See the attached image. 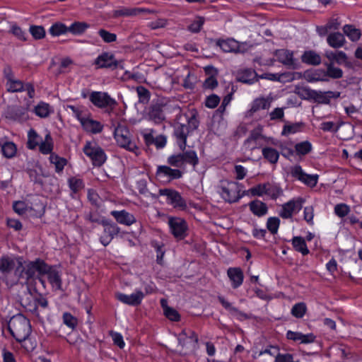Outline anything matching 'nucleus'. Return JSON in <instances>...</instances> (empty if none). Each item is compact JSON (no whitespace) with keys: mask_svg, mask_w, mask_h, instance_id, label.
<instances>
[{"mask_svg":"<svg viewBox=\"0 0 362 362\" xmlns=\"http://www.w3.org/2000/svg\"><path fill=\"white\" fill-rule=\"evenodd\" d=\"M49 161L54 165L55 171L57 173H62L64 166L67 164L66 158L60 157L54 153H52L49 156Z\"/></svg>","mask_w":362,"mask_h":362,"instance_id":"42","label":"nucleus"},{"mask_svg":"<svg viewBox=\"0 0 362 362\" xmlns=\"http://www.w3.org/2000/svg\"><path fill=\"white\" fill-rule=\"evenodd\" d=\"M149 13L151 11L148 9L144 8L119 7L113 11L112 16L115 18L131 17Z\"/></svg>","mask_w":362,"mask_h":362,"instance_id":"19","label":"nucleus"},{"mask_svg":"<svg viewBox=\"0 0 362 362\" xmlns=\"http://www.w3.org/2000/svg\"><path fill=\"white\" fill-rule=\"evenodd\" d=\"M302 62L311 65H318L321 62V57L313 50L305 51L301 57Z\"/></svg>","mask_w":362,"mask_h":362,"instance_id":"34","label":"nucleus"},{"mask_svg":"<svg viewBox=\"0 0 362 362\" xmlns=\"http://www.w3.org/2000/svg\"><path fill=\"white\" fill-rule=\"evenodd\" d=\"M90 100L99 107H112L116 104V101L107 93L102 92H93L90 95Z\"/></svg>","mask_w":362,"mask_h":362,"instance_id":"15","label":"nucleus"},{"mask_svg":"<svg viewBox=\"0 0 362 362\" xmlns=\"http://www.w3.org/2000/svg\"><path fill=\"white\" fill-rule=\"evenodd\" d=\"M204 21L205 20L203 17H195L192 23L188 26V30L192 33L199 32L204 23Z\"/></svg>","mask_w":362,"mask_h":362,"instance_id":"54","label":"nucleus"},{"mask_svg":"<svg viewBox=\"0 0 362 362\" xmlns=\"http://www.w3.org/2000/svg\"><path fill=\"white\" fill-rule=\"evenodd\" d=\"M183 173L180 169L172 168L169 165H158L156 169V176L157 180L164 184H168L173 180L180 179Z\"/></svg>","mask_w":362,"mask_h":362,"instance_id":"7","label":"nucleus"},{"mask_svg":"<svg viewBox=\"0 0 362 362\" xmlns=\"http://www.w3.org/2000/svg\"><path fill=\"white\" fill-rule=\"evenodd\" d=\"M312 149V144L308 141H301L295 145V151L299 156L306 155L309 153Z\"/></svg>","mask_w":362,"mask_h":362,"instance_id":"46","label":"nucleus"},{"mask_svg":"<svg viewBox=\"0 0 362 362\" xmlns=\"http://www.w3.org/2000/svg\"><path fill=\"white\" fill-rule=\"evenodd\" d=\"M47 264L40 259L35 261L30 262L26 265V274L28 277H33L35 272H38L40 275H42L43 272L46 268Z\"/></svg>","mask_w":362,"mask_h":362,"instance_id":"28","label":"nucleus"},{"mask_svg":"<svg viewBox=\"0 0 362 362\" xmlns=\"http://www.w3.org/2000/svg\"><path fill=\"white\" fill-rule=\"evenodd\" d=\"M242 185L235 181L222 180L218 187V193L226 202L235 203L238 202L244 195Z\"/></svg>","mask_w":362,"mask_h":362,"instance_id":"2","label":"nucleus"},{"mask_svg":"<svg viewBox=\"0 0 362 362\" xmlns=\"http://www.w3.org/2000/svg\"><path fill=\"white\" fill-rule=\"evenodd\" d=\"M114 137L117 144L122 148L134 153L136 155L139 154V148L135 142L132 139V135L127 128L123 124H118L114 131Z\"/></svg>","mask_w":362,"mask_h":362,"instance_id":"4","label":"nucleus"},{"mask_svg":"<svg viewBox=\"0 0 362 362\" xmlns=\"http://www.w3.org/2000/svg\"><path fill=\"white\" fill-rule=\"evenodd\" d=\"M83 152L92 160L94 165L100 166L107 159L103 149L95 141H87L83 147Z\"/></svg>","mask_w":362,"mask_h":362,"instance_id":"6","label":"nucleus"},{"mask_svg":"<svg viewBox=\"0 0 362 362\" xmlns=\"http://www.w3.org/2000/svg\"><path fill=\"white\" fill-rule=\"evenodd\" d=\"M304 219L310 225H313L314 209L312 206H305L303 210Z\"/></svg>","mask_w":362,"mask_h":362,"instance_id":"60","label":"nucleus"},{"mask_svg":"<svg viewBox=\"0 0 362 362\" xmlns=\"http://www.w3.org/2000/svg\"><path fill=\"white\" fill-rule=\"evenodd\" d=\"M286 338L298 344H310L316 340V336L312 333L303 334L298 331L288 330L286 332Z\"/></svg>","mask_w":362,"mask_h":362,"instance_id":"14","label":"nucleus"},{"mask_svg":"<svg viewBox=\"0 0 362 362\" xmlns=\"http://www.w3.org/2000/svg\"><path fill=\"white\" fill-rule=\"evenodd\" d=\"M189 133V128L185 124H177L175 128V136L179 148L184 151L186 147V139Z\"/></svg>","mask_w":362,"mask_h":362,"instance_id":"24","label":"nucleus"},{"mask_svg":"<svg viewBox=\"0 0 362 362\" xmlns=\"http://www.w3.org/2000/svg\"><path fill=\"white\" fill-rule=\"evenodd\" d=\"M68 183L71 190L74 192H78L84 187L83 180L78 177H70L68 180Z\"/></svg>","mask_w":362,"mask_h":362,"instance_id":"52","label":"nucleus"},{"mask_svg":"<svg viewBox=\"0 0 362 362\" xmlns=\"http://www.w3.org/2000/svg\"><path fill=\"white\" fill-rule=\"evenodd\" d=\"M305 200L301 197L293 198L281 205L279 215L284 219L292 218L302 209Z\"/></svg>","mask_w":362,"mask_h":362,"instance_id":"8","label":"nucleus"},{"mask_svg":"<svg viewBox=\"0 0 362 362\" xmlns=\"http://www.w3.org/2000/svg\"><path fill=\"white\" fill-rule=\"evenodd\" d=\"M116 296L123 303L129 305H137L141 303L144 295L141 291H137L130 295L119 293H117Z\"/></svg>","mask_w":362,"mask_h":362,"instance_id":"21","label":"nucleus"},{"mask_svg":"<svg viewBox=\"0 0 362 362\" xmlns=\"http://www.w3.org/2000/svg\"><path fill=\"white\" fill-rule=\"evenodd\" d=\"M264 139V136L262 134V129L257 128L250 132V136L245 140L244 145L245 148L250 150H254L262 146V141Z\"/></svg>","mask_w":362,"mask_h":362,"instance_id":"20","label":"nucleus"},{"mask_svg":"<svg viewBox=\"0 0 362 362\" xmlns=\"http://www.w3.org/2000/svg\"><path fill=\"white\" fill-rule=\"evenodd\" d=\"M344 34L352 42H357L361 37V31L353 25H345L343 27Z\"/></svg>","mask_w":362,"mask_h":362,"instance_id":"35","label":"nucleus"},{"mask_svg":"<svg viewBox=\"0 0 362 362\" xmlns=\"http://www.w3.org/2000/svg\"><path fill=\"white\" fill-rule=\"evenodd\" d=\"M110 214L120 224L131 226L136 222L134 216L125 210L112 211Z\"/></svg>","mask_w":362,"mask_h":362,"instance_id":"23","label":"nucleus"},{"mask_svg":"<svg viewBox=\"0 0 362 362\" xmlns=\"http://www.w3.org/2000/svg\"><path fill=\"white\" fill-rule=\"evenodd\" d=\"M280 225V220L277 217H269L267 221V228L272 233L276 234Z\"/></svg>","mask_w":362,"mask_h":362,"instance_id":"53","label":"nucleus"},{"mask_svg":"<svg viewBox=\"0 0 362 362\" xmlns=\"http://www.w3.org/2000/svg\"><path fill=\"white\" fill-rule=\"evenodd\" d=\"M149 119L160 123L165 119V115L159 106H153L148 112Z\"/></svg>","mask_w":362,"mask_h":362,"instance_id":"44","label":"nucleus"},{"mask_svg":"<svg viewBox=\"0 0 362 362\" xmlns=\"http://www.w3.org/2000/svg\"><path fill=\"white\" fill-rule=\"evenodd\" d=\"M98 34L105 43H111L117 40V35L103 28L99 29Z\"/></svg>","mask_w":362,"mask_h":362,"instance_id":"51","label":"nucleus"},{"mask_svg":"<svg viewBox=\"0 0 362 362\" xmlns=\"http://www.w3.org/2000/svg\"><path fill=\"white\" fill-rule=\"evenodd\" d=\"M136 93L139 99V101L143 103H146L150 98L149 91L143 86H139L136 88Z\"/></svg>","mask_w":362,"mask_h":362,"instance_id":"56","label":"nucleus"},{"mask_svg":"<svg viewBox=\"0 0 362 362\" xmlns=\"http://www.w3.org/2000/svg\"><path fill=\"white\" fill-rule=\"evenodd\" d=\"M256 78L257 74L252 69H244L237 74L238 81L245 83H252L256 81Z\"/></svg>","mask_w":362,"mask_h":362,"instance_id":"33","label":"nucleus"},{"mask_svg":"<svg viewBox=\"0 0 362 362\" xmlns=\"http://www.w3.org/2000/svg\"><path fill=\"white\" fill-rule=\"evenodd\" d=\"M290 173L293 177L310 187H315L317 183V175H309L305 173L298 165L291 167Z\"/></svg>","mask_w":362,"mask_h":362,"instance_id":"11","label":"nucleus"},{"mask_svg":"<svg viewBox=\"0 0 362 362\" xmlns=\"http://www.w3.org/2000/svg\"><path fill=\"white\" fill-rule=\"evenodd\" d=\"M81 124L86 132L93 134L100 132L103 127L100 122L94 120L88 116H86L83 119H81Z\"/></svg>","mask_w":362,"mask_h":362,"instance_id":"26","label":"nucleus"},{"mask_svg":"<svg viewBox=\"0 0 362 362\" xmlns=\"http://www.w3.org/2000/svg\"><path fill=\"white\" fill-rule=\"evenodd\" d=\"M42 274H46L47 276L48 281L54 289L60 290L62 288L61 276L55 268L47 264Z\"/></svg>","mask_w":362,"mask_h":362,"instance_id":"22","label":"nucleus"},{"mask_svg":"<svg viewBox=\"0 0 362 362\" xmlns=\"http://www.w3.org/2000/svg\"><path fill=\"white\" fill-rule=\"evenodd\" d=\"M339 23L337 18L330 20L325 25L317 26L316 31L317 34L322 37L327 36V43L333 48L339 47Z\"/></svg>","mask_w":362,"mask_h":362,"instance_id":"3","label":"nucleus"},{"mask_svg":"<svg viewBox=\"0 0 362 362\" xmlns=\"http://www.w3.org/2000/svg\"><path fill=\"white\" fill-rule=\"evenodd\" d=\"M292 245L295 250L303 255L309 253L305 240L301 237H294L292 240Z\"/></svg>","mask_w":362,"mask_h":362,"instance_id":"45","label":"nucleus"},{"mask_svg":"<svg viewBox=\"0 0 362 362\" xmlns=\"http://www.w3.org/2000/svg\"><path fill=\"white\" fill-rule=\"evenodd\" d=\"M167 162L170 165L179 169L184 168L186 164L195 166L198 164L199 159L194 151L189 150L170 156L167 159Z\"/></svg>","mask_w":362,"mask_h":362,"instance_id":"5","label":"nucleus"},{"mask_svg":"<svg viewBox=\"0 0 362 362\" xmlns=\"http://www.w3.org/2000/svg\"><path fill=\"white\" fill-rule=\"evenodd\" d=\"M271 99L266 98H258L255 99L252 105L251 110L257 112L260 110L268 109L271 105Z\"/></svg>","mask_w":362,"mask_h":362,"instance_id":"43","label":"nucleus"},{"mask_svg":"<svg viewBox=\"0 0 362 362\" xmlns=\"http://www.w3.org/2000/svg\"><path fill=\"white\" fill-rule=\"evenodd\" d=\"M95 64L98 69L116 68L118 66L119 62L115 59L113 54L110 52H103L95 59Z\"/></svg>","mask_w":362,"mask_h":362,"instance_id":"16","label":"nucleus"},{"mask_svg":"<svg viewBox=\"0 0 362 362\" xmlns=\"http://www.w3.org/2000/svg\"><path fill=\"white\" fill-rule=\"evenodd\" d=\"M217 45L225 52H243L240 43L234 39L220 40Z\"/></svg>","mask_w":362,"mask_h":362,"instance_id":"25","label":"nucleus"},{"mask_svg":"<svg viewBox=\"0 0 362 362\" xmlns=\"http://www.w3.org/2000/svg\"><path fill=\"white\" fill-rule=\"evenodd\" d=\"M40 144V137L33 129L29 130L28 133V147L34 149Z\"/></svg>","mask_w":362,"mask_h":362,"instance_id":"49","label":"nucleus"},{"mask_svg":"<svg viewBox=\"0 0 362 362\" xmlns=\"http://www.w3.org/2000/svg\"><path fill=\"white\" fill-rule=\"evenodd\" d=\"M40 151L43 154H48L53 148L52 139L49 134H47L45 140L39 144Z\"/></svg>","mask_w":362,"mask_h":362,"instance_id":"48","label":"nucleus"},{"mask_svg":"<svg viewBox=\"0 0 362 362\" xmlns=\"http://www.w3.org/2000/svg\"><path fill=\"white\" fill-rule=\"evenodd\" d=\"M3 155L7 158H13L17 152V147L12 141H6L0 144Z\"/></svg>","mask_w":362,"mask_h":362,"instance_id":"41","label":"nucleus"},{"mask_svg":"<svg viewBox=\"0 0 362 362\" xmlns=\"http://www.w3.org/2000/svg\"><path fill=\"white\" fill-rule=\"evenodd\" d=\"M168 223L172 234L176 238L183 239L185 237L187 225L183 218L170 217Z\"/></svg>","mask_w":362,"mask_h":362,"instance_id":"12","label":"nucleus"},{"mask_svg":"<svg viewBox=\"0 0 362 362\" xmlns=\"http://www.w3.org/2000/svg\"><path fill=\"white\" fill-rule=\"evenodd\" d=\"M47 264L40 259L35 261L30 262L26 265V274L28 277H33L35 272H38L40 275H42L43 272L46 268Z\"/></svg>","mask_w":362,"mask_h":362,"instance_id":"27","label":"nucleus"},{"mask_svg":"<svg viewBox=\"0 0 362 362\" xmlns=\"http://www.w3.org/2000/svg\"><path fill=\"white\" fill-rule=\"evenodd\" d=\"M273 188L267 184L258 185L252 188L249 189L247 191H245V195H252L262 197L264 194L271 196L273 199L280 194L279 189H277L276 194L272 193Z\"/></svg>","mask_w":362,"mask_h":362,"instance_id":"17","label":"nucleus"},{"mask_svg":"<svg viewBox=\"0 0 362 362\" xmlns=\"http://www.w3.org/2000/svg\"><path fill=\"white\" fill-rule=\"evenodd\" d=\"M307 310L306 305L304 303H298L295 304L291 309V314L296 318H302Z\"/></svg>","mask_w":362,"mask_h":362,"instance_id":"50","label":"nucleus"},{"mask_svg":"<svg viewBox=\"0 0 362 362\" xmlns=\"http://www.w3.org/2000/svg\"><path fill=\"white\" fill-rule=\"evenodd\" d=\"M262 153L264 158L271 164H276L279 160V153L274 148L264 147L262 149Z\"/></svg>","mask_w":362,"mask_h":362,"instance_id":"37","label":"nucleus"},{"mask_svg":"<svg viewBox=\"0 0 362 362\" xmlns=\"http://www.w3.org/2000/svg\"><path fill=\"white\" fill-rule=\"evenodd\" d=\"M89 28L90 25L86 22L75 21L68 27V29L69 33H71L74 35H81Z\"/></svg>","mask_w":362,"mask_h":362,"instance_id":"39","label":"nucleus"},{"mask_svg":"<svg viewBox=\"0 0 362 362\" xmlns=\"http://www.w3.org/2000/svg\"><path fill=\"white\" fill-rule=\"evenodd\" d=\"M220 99L216 95H211L207 97L205 105L209 108H214L219 103Z\"/></svg>","mask_w":362,"mask_h":362,"instance_id":"61","label":"nucleus"},{"mask_svg":"<svg viewBox=\"0 0 362 362\" xmlns=\"http://www.w3.org/2000/svg\"><path fill=\"white\" fill-rule=\"evenodd\" d=\"M159 195L166 197V202L168 204L179 210H185L187 204L182 199L180 194L172 189H159Z\"/></svg>","mask_w":362,"mask_h":362,"instance_id":"10","label":"nucleus"},{"mask_svg":"<svg viewBox=\"0 0 362 362\" xmlns=\"http://www.w3.org/2000/svg\"><path fill=\"white\" fill-rule=\"evenodd\" d=\"M234 169L235 173V178L238 180H243L247 173V169L241 165H236Z\"/></svg>","mask_w":362,"mask_h":362,"instance_id":"62","label":"nucleus"},{"mask_svg":"<svg viewBox=\"0 0 362 362\" xmlns=\"http://www.w3.org/2000/svg\"><path fill=\"white\" fill-rule=\"evenodd\" d=\"M64 323L71 329H74L77 325V320L70 313H65L63 315Z\"/></svg>","mask_w":362,"mask_h":362,"instance_id":"59","label":"nucleus"},{"mask_svg":"<svg viewBox=\"0 0 362 362\" xmlns=\"http://www.w3.org/2000/svg\"><path fill=\"white\" fill-rule=\"evenodd\" d=\"M180 344L189 349L195 348L198 342V337L194 332L187 329L183 330L177 337Z\"/></svg>","mask_w":362,"mask_h":362,"instance_id":"18","label":"nucleus"},{"mask_svg":"<svg viewBox=\"0 0 362 362\" xmlns=\"http://www.w3.org/2000/svg\"><path fill=\"white\" fill-rule=\"evenodd\" d=\"M303 128V123L302 122H286L284 127L281 132L282 136H289L291 134H294L298 132H302Z\"/></svg>","mask_w":362,"mask_h":362,"instance_id":"32","label":"nucleus"},{"mask_svg":"<svg viewBox=\"0 0 362 362\" xmlns=\"http://www.w3.org/2000/svg\"><path fill=\"white\" fill-rule=\"evenodd\" d=\"M160 305L167 318L172 321H178L180 320V316L178 312L174 308L169 307L165 299L160 300Z\"/></svg>","mask_w":362,"mask_h":362,"instance_id":"38","label":"nucleus"},{"mask_svg":"<svg viewBox=\"0 0 362 362\" xmlns=\"http://www.w3.org/2000/svg\"><path fill=\"white\" fill-rule=\"evenodd\" d=\"M5 74L7 79L6 89L8 92L14 93L27 90L29 96L30 98L33 97L34 88L31 85L28 83L23 85L21 81L14 78L10 69L5 70Z\"/></svg>","mask_w":362,"mask_h":362,"instance_id":"9","label":"nucleus"},{"mask_svg":"<svg viewBox=\"0 0 362 362\" xmlns=\"http://www.w3.org/2000/svg\"><path fill=\"white\" fill-rule=\"evenodd\" d=\"M16 264H18L16 273L20 276H21V274L20 273L19 269L23 267L22 258L3 256L0 259V272L3 274L9 273L13 269Z\"/></svg>","mask_w":362,"mask_h":362,"instance_id":"13","label":"nucleus"},{"mask_svg":"<svg viewBox=\"0 0 362 362\" xmlns=\"http://www.w3.org/2000/svg\"><path fill=\"white\" fill-rule=\"evenodd\" d=\"M30 32L35 39H42L45 35V30L44 28L40 25L30 26Z\"/></svg>","mask_w":362,"mask_h":362,"instance_id":"55","label":"nucleus"},{"mask_svg":"<svg viewBox=\"0 0 362 362\" xmlns=\"http://www.w3.org/2000/svg\"><path fill=\"white\" fill-rule=\"evenodd\" d=\"M326 56L330 61L331 65L338 64L339 62V52L338 50H336L335 52L327 51Z\"/></svg>","mask_w":362,"mask_h":362,"instance_id":"63","label":"nucleus"},{"mask_svg":"<svg viewBox=\"0 0 362 362\" xmlns=\"http://www.w3.org/2000/svg\"><path fill=\"white\" fill-rule=\"evenodd\" d=\"M35 113L37 116L45 118L49 116L54 112V109L48 103L45 102H40L35 107Z\"/></svg>","mask_w":362,"mask_h":362,"instance_id":"36","label":"nucleus"},{"mask_svg":"<svg viewBox=\"0 0 362 362\" xmlns=\"http://www.w3.org/2000/svg\"><path fill=\"white\" fill-rule=\"evenodd\" d=\"M249 208L254 215L259 217L266 215L268 212L267 204L257 199L250 202Z\"/></svg>","mask_w":362,"mask_h":362,"instance_id":"31","label":"nucleus"},{"mask_svg":"<svg viewBox=\"0 0 362 362\" xmlns=\"http://www.w3.org/2000/svg\"><path fill=\"white\" fill-rule=\"evenodd\" d=\"M11 335L18 342H25L23 345L27 351H32L35 346L33 343L28 346L27 339L31 333L30 321L24 315L18 314L13 316L8 324Z\"/></svg>","mask_w":362,"mask_h":362,"instance_id":"1","label":"nucleus"},{"mask_svg":"<svg viewBox=\"0 0 362 362\" xmlns=\"http://www.w3.org/2000/svg\"><path fill=\"white\" fill-rule=\"evenodd\" d=\"M13 208L15 212L20 215H22L25 214L28 210V205L26 202L23 201H18L13 203Z\"/></svg>","mask_w":362,"mask_h":362,"instance_id":"57","label":"nucleus"},{"mask_svg":"<svg viewBox=\"0 0 362 362\" xmlns=\"http://www.w3.org/2000/svg\"><path fill=\"white\" fill-rule=\"evenodd\" d=\"M69 33L68 27L62 22L54 23L49 28V33L53 37H58Z\"/></svg>","mask_w":362,"mask_h":362,"instance_id":"40","label":"nucleus"},{"mask_svg":"<svg viewBox=\"0 0 362 362\" xmlns=\"http://www.w3.org/2000/svg\"><path fill=\"white\" fill-rule=\"evenodd\" d=\"M227 274L232 283V287L237 288L240 286L243 282V273L240 268L231 267L228 269Z\"/></svg>","mask_w":362,"mask_h":362,"instance_id":"29","label":"nucleus"},{"mask_svg":"<svg viewBox=\"0 0 362 362\" xmlns=\"http://www.w3.org/2000/svg\"><path fill=\"white\" fill-rule=\"evenodd\" d=\"M102 223L104 226V233L107 234L111 238H113L115 235L119 233V228L117 224L110 222L107 220L103 221Z\"/></svg>","mask_w":362,"mask_h":362,"instance_id":"47","label":"nucleus"},{"mask_svg":"<svg viewBox=\"0 0 362 362\" xmlns=\"http://www.w3.org/2000/svg\"><path fill=\"white\" fill-rule=\"evenodd\" d=\"M293 355L290 354H279L275 358V362H292Z\"/></svg>","mask_w":362,"mask_h":362,"instance_id":"64","label":"nucleus"},{"mask_svg":"<svg viewBox=\"0 0 362 362\" xmlns=\"http://www.w3.org/2000/svg\"><path fill=\"white\" fill-rule=\"evenodd\" d=\"M28 110L23 107H18L15 111V119L21 122L26 121L28 119Z\"/></svg>","mask_w":362,"mask_h":362,"instance_id":"58","label":"nucleus"},{"mask_svg":"<svg viewBox=\"0 0 362 362\" xmlns=\"http://www.w3.org/2000/svg\"><path fill=\"white\" fill-rule=\"evenodd\" d=\"M275 55L277 59L282 64L289 67L295 66V59L293 53L288 49H279L276 52Z\"/></svg>","mask_w":362,"mask_h":362,"instance_id":"30","label":"nucleus"}]
</instances>
